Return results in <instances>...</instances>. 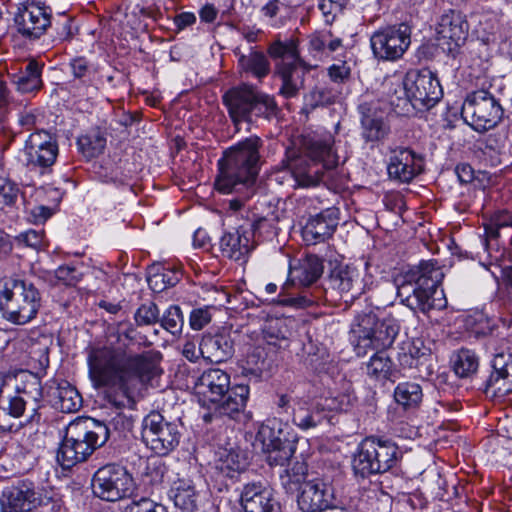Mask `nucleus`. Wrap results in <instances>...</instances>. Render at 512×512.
<instances>
[{
  "label": "nucleus",
  "instance_id": "44",
  "mask_svg": "<svg viewBox=\"0 0 512 512\" xmlns=\"http://www.w3.org/2000/svg\"><path fill=\"white\" fill-rule=\"evenodd\" d=\"M452 366L459 377H469L477 371L479 360L472 350L460 349L452 358Z\"/></svg>",
  "mask_w": 512,
  "mask_h": 512
},
{
  "label": "nucleus",
  "instance_id": "25",
  "mask_svg": "<svg viewBox=\"0 0 512 512\" xmlns=\"http://www.w3.org/2000/svg\"><path fill=\"white\" fill-rule=\"evenodd\" d=\"M493 371L486 384V394L503 398L512 393V355L497 354L492 361Z\"/></svg>",
  "mask_w": 512,
  "mask_h": 512
},
{
  "label": "nucleus",
  "instance_id": "40",
  "mask_svg": "<svg viewBox=\"0 0 512 512\" xmlns=\"http://www.w3.org/2000/svg\"><path fill=\"white\" fill-rule=\"evenodd\" d=\"M340 94L341 91L335 84H319L304 95V104L311 109L331 105L337 101Z\"/></svg>",
  "mask_w": 512,
  "mask_h": 512
},
{
  "label": "nucleus",
  "instance_id": "12",
  "mask_svg": "<svg viewBox=\"0 0 512 512\" xmlns=\"http://www.w3.org/2000/svg\"><path fill=\"white\" fill-rule=\"evenodd\" d=\"M136 483L122 465L107 464L100 467L92 478L93 494L101 500L116 502L133 495Z\"/></svg>",
  "mask_w": 512,
  "mask_h": 512
},
{
  "label": "nucleus",
  "instance_id": "39",
  "mask_svg": "<svg viewBox=\"0 0 512 512\" xmlns=\"http://www.w3.org/2000/svg\"><path fill=\"white\" fill-rule=\"evenodd\" d=\"M250 237L239 230L225 233L220 239V249L225 257L238 261L250 250Z\"/></svg>",
  "mask_w": 512,
  "mask_h": 512
},
{
  "label": "nucleus",
  "instance_id": "16",
  "mask_svg": "<svg viewBox=\"0 0 512 512\" xmlns=\"http://www.w3.org/2000/svg\"><path fill=\"white\" fill-rule=\"evenodd\" d=\"M410 44L411 28L406 23L380 28L370 37L373 55L383 61L400 59Z\"/></svg>",
  "mask_w": 512,
  "mask_h": 512
},
{
  "label": "nucleus",
  "instance_id": "57",
  "mask_svg": "<svg viewBox=\"0 0 512 512\" xmlns=\"http://www.w3.org/2000/svg\"><path fill=\"white\" fill-rule=\"evenodd\" d=\"M27 403L28 400H26L23 396L16 395L12 397L9 401V414L15 418L22 416L27 406Z\"/></svg>",
  "mask_w": 512,
  "mask_h": 512
},
{
  "label": "nucleus",
  "instance_id": "14",
  "mask_svg": "<svg viewBox=\"0 0 512 512\" xmlns=\"http://www.w3.org/2000/svg\"><path fill=\"white\" fill-rule=\"evenodd\" d=\"M179 426L168 421L158 412L149 413L142 422V439L154 454L167 456L174 451L181 439Z\"/></svg>",
  "mask_w": 512,
  "mask_h": 512
},
{
  "label": "nucleus",
  "instance_id": "63",
  "mask_svg": "<svg viewBox=\"0 0 512 512\" xmlns=\"http://www.w3.org/2000/svg\"><path fill=\"white\" fill-rule=\"evenodd\" d=\"M280 10L279 0H269L260 9L261 14L269 19L274 18Z\"/></svg>",
  "mask_w": 512,
  "mask_h": 512
},
{
  "label": "nucleus",
  "instance_id": "53",
  "mask_svg": "<svg viewBox=\"0 0 512 512\" xmlns=\"http://www.w3.org/2000/svg\"><path fill=\"white\" fill-rule=\"evenodd\" d=\"M55 277L59 283L72 286L81 279V273L75 267L64 265L55 270Z\"/></svg>",
  "mask_w": 512,
  "mask_h": 512
},
{
  "label": "nucleus",
  "instance_id": "45",
  "mask_svg": "<svg viewBox=\"0 0 512 512\" xmlns=\"http://www.w3.org/2000/svg\"><path fill=\"white\" fill-rule=\"evenodd\" d=\"M180 271L177 269L161 268L157 272L150 274L147 281L149 287L154 292H162L163 290L175 286L180 280Z\"/></svg>",
  "mask_w": 512,
  "mask_h": 512
},
{
  "label": "nucleus",
  "instance_id": "13",
  "mask_svg": "<svg viewBox=\"0 0 512 512\" xmlns=\"http://www.w3.org/2000/svg\"><path fill=\"white\" fill-rule=\"evenodd\" d=\"M461 114L465 122L475 131L485 132L500 122L503 109L494 95L481 89L467 95Z\"/></svg>",
  "mask_w": 512,
  "mask_h": 512
},
{
  "label": "nucleus",
  "instance_id": "46",
  "mask_svg": "<svg viewBox=\"0 0 512 512\" xmlns=\"http://www.w3.org/2000/svg\"><path fill=\"white\" fill-rule=\"evenodd\" d=\"M57 398L59 408L65 413L76 412L82 404L81 395L68 383L58 387Z\"/></svg>",
  "mask_w": 512,
  "mask_h": 512
},
{
  "label": "nucleus",
  "instance_id": "49",
  "mask_svg": "<svg viewBox=\"0 0 512 512\" xmlns=\"http://www.w3.org/2000/svg\"><path fill=\"white\" fill-rule=\"evenodd\" d=\"M135 322L138 326L153 325L160 320V311L154 302L143 303L135 312Z\"/></svg>",
  "mask_w": 512,
  "mask_h": 512
},
{
  "label": "nucleus",
  "instance_id": "38",
  "mask_svg": "<svg viewBox=\"0 0 512 512\" xmlns=\"http://www.w3.org/2000/svg\"><path fill=\"white\" fill-rule=\"evenodd\" d=\"M20 379L22 386H17V393L28 400L27 406L32 412L30 418L34 419L43 397L41 381L35 374L28 372H21Z\"/></svg>",
  "mask_w": 512,
  "mask_h": 512
},
{
  "label": "nucleus",
  "instance_id": "10",
  "mask_svg": "<svg viewBox=\"0 0 512 512\" xmlns=\"http://www.w3.org/2000/svg\"><path fill=\"white\" fill-rule=\"evenodd\" d=\"M269 55L280 61L275 65V74L281 80L279 95L285 99L295 98L304 88L305 75L311 69L300 56L298 41H275L268 49Z\"/></svg>",
  "mask_w": 512,
  "mask_h": 512
},
{
  "label": "nucleus",
  "instance_id": "9",
  "mask_svg": "<svg viewBox=\"0 0 512 512\" xmlns=\"http://www.w3.org/2000/svg\"><path fill=\"white\" fill-rule=\"evenodd\" d=\"M222 98L237 130L242 122H252L253 115L269 119L277 114L278 106L274 97L249 84L230 88Z\"/></svg>",
  "mask_w": 512,
  "mask_h": 512
},
{
  "label": "nucleus",
  "instance_id": "50",
  "mask_svg": "<svg viewBox=\"0 0 512 512\" xmlns=\"http://www.w3.org/2000/svg\"><path fill=\"white\" fill-rule=\"evenodd\" d=\"M20 194V188L17 183L6 177H0V203L13 207L15 206Z\"/></svg>",
  "mask_w": 512,
  "mask_h": 512
},
{
  "label": "nucleus",
  "instance_id": "58",
  "mask_svg": "<svg viewBox=\"0 0 512 512\" xmlns=\"http://www.w3.org/2000/svg\"><path fill=\"white\" fill-rule=\"evenodd\" d=\"M328 38H331L330 32L312 35L309 41L310 49L315 52L324 51Z\"/></svg>",
  "mask_w": 512,
  "mask_h": 512
},
{
  "label": "nucleus",
  "instance_id": "22",
  "mask_svg": "<svg viewBox=\"0 0 512 512\" xmlns=\"http://www.w3.org/2000/svg\"><path fill=\"white\" fill-rule=\"evenodd\" d=\"M333 487L324 479L315 478L304 482L297 503L303 512H323L333 504Z\"/></svg>",
  "mask_w": 512,
  "mask_h": 512
},
{
  "label": "nucleus",
  "instance_id": "11",
  "mask_svg": "<svg viewBox=\"0 0 512 512\" xmlns=\"http://www.w3.org/2000/svg\"><path fill=\"white\" fill-rule=\"evenodd\" d=\"M398 447L389 440L377 438L364 439L352 460V468L356 475L367 477L384 473L397 462Z\"/></svg>",
  "mask_w": 512,
  "mask_h": 512
},
{
  "label": "nucleus",
  "instance_id": "20",
  "mask_svg": "<svg viewBox=\"0 0 512 512\" xmlns=\"http://www.w3.org/2000/svg\"><path fill=\"white\" fill-rule=\"evenodd\" d=\"M14 20L22 35L38 38L51 24V10L40 2L26 1L18 7Z\"/></svg>",
  "mask_w": 512,
  "mask_h": 512
},
{
  "label": "nucleus",
  "instance_id": "4",
  "mask_svg": "<svg viewBox=\"0 0 512 512\" xmlns=\"http://www.w3.org/2000/svg\"><path fill=\"white\" fill-rule=\"evenodd\" d=\"M334 145L331 134L307 138L303 154L288 160L281 178L289 176L288 182L293 188H310L325 183L329 171L339 162Z\"/></svg>",
  "mask_w": 512,
  "mask_h": 512
},
{
  "label": "nucleus",
  "instance_id": "41",
  "mask_svg": "<svg viewBox=\"0 0 512 512\" xmlns=\"http://www.w3.org/2000/svg\"><path fill=\"white\" fill-rule=\"evenodd\" d=\"M394 399L405 410L416 409L423 400V390L416 382H401L394 389Z\"/></svg>",
  "mask_w": 512,
  "mask_h": 512
},
{
  "label": "nucleus",
  "instance_id": "59",
  "mask_svg": "<svg viewBox=\"0 0 512 512\" xmlns=\"http://www.w3.org/2000/svg\"><path fill=\"white\" fill-rule=\"evenodd\" d=\"M397 360L399 366L403 369H412L418 365L416 360L413 358V355L409 353L405 347L401 348V352L398 353Z\"/></svg>",
  "mask_w": 512,
  "mask_h": 512
},
{
  "label": "nucleus",
  "instance_id": "43",
  "mask_svg": "<svg viewBox=\"0 0 512 512\" xmlns=\"http://www.w3.org/2000/svg\"><path fill=\"white\" fill-rule=\"evenodd\" d=\"M238 62L242 71L251 73L257 79L266 77L270 72V62L260 51H252L248 55H241Z\"/></svg>",
  "mask_w": 512,
  "mask_h": 512
},
{
  "label": "nucleus",
  "instance_id": "52",
  "mask_svg": "<svg viewBox=\"0 0 512 512\" xmlns=\"http://www.w3.org/2000/svg\"><path fill=\"white\" fill-rule=\"evenodd\" d=\"M212 314L210 307L193 309L189 317V325L193 330H201L211 322Z\"/></svg>",
  "mask_w": 512,
  "mask_h": 512
},
{
  "label": "nucleus",
  "instance_id": "21",
  "mask_svg": "<svg viewBox=\"0 0 512 512\" xmlns=\"http://www.w3.org/2000/svg\"><path fill=\"white\" fill-rule=\"evenodd\" d=\"M485 250L491 259L498 261L506 244L512 245V215L506 211L495 214L485 225Z\"/></svg>",
  "mask_w": 512,
  "mask_h": 512
},
{
  "label": "nucleus",
  "instance_id": "55",
  "mask_svg": "<svg viewBox=\"0 0 512 512\" xmlns=\"http://www.w3.org/2000/svg\"><path fill=\"white\" fill-rule=\"evenodd\" d=\"M351 73L350 67L345 63L333 64L328 69V74L331 80L335 83L345 82Z\"/></svg>",
  "mask_w": 512,
  "mask_h": 512
},
{
  "label": "nucleus",
  "instance_id": "17",
  "mask_svg": "<svg viewBox=\"0 0 512 512\" xmlns=\"http://www.w3.org/2000/svg\"><path fill=\"white\" fill-rule=\"evenodd\" d=\"M58 153L55 137L46 130H37L25 140L22 161L30 169L45 171L55 164Z\"/></svg>",
  "mask_w": 512,
  "mask_h": 512
},
{
  "label": "nucleus",
  "instance_id": "29",
  "mask_svg": "<svg viewBox=\"0 0 512 512\" xmlns=\"http://www.w3.org/2000/svg\"><path fill=\"white\" fill-rule=\"evenodd\" d=\"M358 111L361 115L362 136L366 141H379L387 135L389 129L375 103L362 102L358 106Z\"/></svg>",
  "mask_w": 512,
  "mask_h": 512
},
{
  "label": "nucleus",
  "instance_id": "54",
  "mask_svg": "<svg viewBox=\"0 0 512 512\" xmlns=\"http://www.w3.org/2000/svg\"><path fill=\"white\" fill-rule=\"evenodd\" d=\"M44 240V233L43 231H36V230H28L26 232H23L19 234L16 237V241L19 244H23L27 247H31L33 249H38L42 246Z\"/></svg>",
  "mask_w": 512,
  "mask_h": 512
},
{
  "label": "nucleus",
  "instance_id": "51",
  "mask_svg": "<svg viewBox=\"0 0 512 512\" xmlns=\"http://www.w3.org/2000/svg\"><path fill=\"white\" fill-rule=\"evenodd\" d=\"M121 512H168L166 506L150 498L133 500L123 507Z\"/></svg>",
  "mask_w": 512,
  "mask_h": 512
},
{
  "label": "nucleus",
  "instance_id": "60",
  "mask_svg": "<svg viewBox=\"0 0 512 512\" xmlns=\"http://www.w3.org/2000/svg\"><path fill=\"white\" fill-rule=\"evenodd\" d=\"M406 350L413 355V358L418 363L420 358L428 355V349L423 346L420 340L413 341L405 347Z\"/></svg>",
  "mask_w": 512,
  "mask_h": 512
},
{
  "label": "nucleus",
  "instance_id": "24",
  "mask_svg": "<svg viewBox=\"0 0 512 512\" xmlns=\"http://www.w3.org/2000/svg\"><path fill=\"white\" fill-rule=\"evenodd\" d=\"M240 503L244 512H279L272 489L261 482L244 485Z\"/></svg>",
  "mask_w": 512,
  "mask_h": 512
},
{
  "label": "nucleus",
  "instance_id": "30",
  "mask_svg": "<svg viewBox=\"0 0 512 512\" xmlns=\"http://www.w3.org/2000/svg\"><path fill=\"white\" fill-rule=\"evenodd\" d=\"M444 277L443 271L435 261H422L418 266L410 268L404 275V283L398 287L399 295L405 289V284L439 287Z\"/></svg>",
  "mask_w": 512,
  "mask_h": 512
},
{
  "label": "nucleus",
  "instance_id": "48",
  "mask_svg": "<svg viewBox=\"0 0 512 512\" xmlns=\"http://www.w3.org/2000/svg\"><path fill=\"white\" fill-rule=\"evenodd\" d=\"M159 321L161 326L172 335L181 333L184 320L180 307L171 305Z\"/></svg>",
  "mask_w": 512,
  "mask_h": 512
},
{
  "label": "nucleus",
  "instance_id": "31",
  "mask_svg": "<svg viewBox=\"0 0 512 512\" xmlns=\"http://www.w3.org/2000/svg\"><path fill=\"white\" fill-rule=\"evenodd\" d=\"M323 273V264L316 255H309L298 262L295 266H290L289 278L283 285L282 290H286L292 284L309 286L314 283Z\"/></svg>",
  "mask_w": 512,
  "mask_h": 512
},
{
  "label": "nucleus",
  "instance_id": "3",
  "mask_svg": "<svg viewBox=\"0 0 512 512\" xmlns=\"http://www.w3.org/2000/svg\"><path fill=\"white\" fill-rule=\"evenodd\" d=\"M400 330L399 320L391 314L378 319L374 313H363L351 324L350 340L357 356H365L369 350L376 352L365 364L366 375L375 381L391 380L397 369L386 353Z\"/></svg>",
  "mask_w": 512,
  "mask_h": 512
},
{
  "label": "nucleus",
  "instance_id": "26",
  "mask_svg": "<svg viewBox=\"0 0 512 512\" xmlns=\"http://www.w3.org/2000/svg\"><path fill=\"white\" fill-rule=\"evenodd\" d=\"M337 224V211L326 209L308 219L302 229L303 239L308 245L324 242L332 236Z\"/></svg>",
  "mask_w": 512,
  "mask_h": 512
},
{
  "label": "nucleus",
  "instance_id": "42",
  "mask_svg": "<svg viewBox=\"0 0 512 512\" xmlns=\"http://www.w3.org/2000/svg\"><path fill=\"white\" fill-rule=\"evenodd\" d=\"M325 416L317 407H309L306 402H297L293 407V423L302 430L321 424Z\"/></svg>",
  "mask_w": 512,
  "mask_h": 512
},
{
  "label": "nucleus",
  "instance_id": "5",
  "mask_svg": "<svg viewBox=\"0 0 512 512\" xmlns=\"http://www.w3.org/2000/svg\"><path fill=\"white\" fill-rule=\"evenodd\" d=\"M262 147L263 140L257 135H251L226 149L218 161L216 189L229 194L251 184L260 169Z\"/></svg>",
  "mask_w": 512,
  "mask_h": 512
},
{
  "label": "nucleus",
  "instance_id": "33",
  "mask_svg": "<svg viewBox=\"0 0 512 512\" xmlns=\"http://www.w3.org/2000/svg\"><path fill=\"white\" fill-rule=\"evenodd\" d=\"M439 287L414 285L412 296L406 298L407 306L414 311L427 313L432 309H441L445 306L443 290Z\"/></svg>",
  "mask_w": 512,
  "mask_h": 512
},
{
  "label": "nucleus",
  "instance_id": "47",
  "mask_svg": "<svg viewBox=\"0 0 512 512\" xmlns=\"http://www.w3.org/2000/svg\"><path fill=\"white\" fill-rule=\"evenodd\" d=\"M78 148L87 158H93L101 154L106 145V139L99 133L83 135L77 140Z\"/></svg>",
  "mask_w": 512,
  "mask_h": 512
},
{
  "label": "nucleus",
  "instance_id": "8",
  "mask_svg": "<svg viewBox=\"0 0 512 512\" xmlns=\"http://www.w3.org/2000/svg\"><path fill=\"white\" fill-rule=\"evenodd\" d=\"M40 307L41 293L33 283L10 278L0 287V312L6 321L26 325L36 318Z\"/></svg>",
  "mask_w": 512,
  "mask_h": 512
},
{
  "label": "nucleus",
  "instance_id": "64",
  "mask_svg": "<svg viewBox=\"0 0 512 512\" xmlns=\"http://www.w3.org/2000/svg\"><path fill=\"white\" fill-rule=\"evenodd\" d=\"M455 172L462 183H469L473 180V170L470 165L461 164L455 169Z\"/></svg>",
  "mask_w": 512,
  "mask_h": 512
},
{
  "label": "nucleus",
  "instance_id": "61",
  "mask_svg": "<svg viewBox=\"0 0 512 512\" xmlns=\"http://www.w3.org/2000/svg\"><path fill=\"white\" fill-rule=\"evenodd\" d=\"M31 216L36 223H43L52 216V210L49 207L40 205L31 210Z\"/></svg>",
  "mask_w": 512,
  "mask_h": 512
},
{
  "label": "nucleus",
  "instance_id": "19",
  "mask_svg": "<svg viewBox=\"0 0 512 512\" xmlns=\"http://www.w3.org/2000/svg\"><path fill=\"white\" fill-rule=\"evenodd\" d=\"M42 503L40 491L27 479L18 480L4 487L0 494L1 512H32Z\"/></svg>",
  "mask_w": 512,
  "mask_h": 512
},
{
  "label": "nucleus",
  "instance_id": "27",
  "mask_svg": "<svg viewBox=\"0 0 512 512\" xmlns=\"http://www.w3.org/2000/svg\"><path fill=\"white\" fill-rule=\"evenodd\" d=\"M329 286L341 296L350 294L351 298L358 297L365 289L360 280L359 271L349 265H337L332 269L329 275Z\"/></svg>",
  "mask_w": 512,
  "mask_h": 512
},
{
  "label": "nucleus",
  "instance_id": "36",
  "mask_svg": "<svg viewBox=\"0 0 512 512\" xmlns=\"http://www.w3.org/2000/svg\"><path fill=\"white\" fill-rule=\"evenodd\" d=\"M42 66L35 60H30L25 68L10 75L12 83L21 93L37 91L42 86Z\"/></svg>",
  "mask_w": 512,
  "mask_h": 512
},
{
  "label": "nucleus",
  "instance_id": "23",
  "mask_svg": "<svg viewBox=\"0 0 512 512\" xmlns=\"http://www.w3.org/2000/svg\"><path fill=\"white\" fill-rule=\"evenodd\" d=\"M424 159L413 150L399 147L391 152L387 167L390 178L408 183L423 172Z\"/></svg>",
  "mask_w": 512,
  "mask_h": 512
},
{
  "label": "nucleus",
  "instance_id": "28",
  "mask_svg": "<svg viewBox=\"0 0 512 512\" xmlns=\"http://www.w3.org/2000/svg\"><path fill=\"white\" fill-rule=\"evenodd\" d=\"M248 464L247 454L238 446L220 447L216 452L215 468L225 477H237Z\"/></svg>",
  "mask_w": 512,
  "mask_h": 512
},
{
  "label": "nucleus",
  "instance_id": "32",
  "mask_svg": "<svg viewBox=\"0 0 512 512\" xmlns=\"http://www.w3.org/2000/svg\"><path fill=\"white\" fill-rule=\"evenodd\" d=\"M169 497L183 512H194L198 508L199 492L188 477H178L172 482Z\"/></svg>",
  "mask_w": 512,
  "mask_h": 512
},
{
  "label": "nucleus",
  "instance_id": "62",
  "mask_svg": "<svg viewBox=\"0 0 512 512\" xmlns=\"http://www.w3.org/2000/svg\"><path fill=\"white\" fill-rule=\"evenodd\" d=\"M195 21H196V16L192 12H182V13L178 14L174 19L175 25L180 30L194 24Z\"/></svg>",
  "mask_w": 512,
  "mask_h": 512
},
{
  "label": "nucleus",
  "instance_id": "2",
  "mask_svg": "<svg viewBox=\"0 0 512 512\" xmlns=\"http://www.w3.org/2000/svg\"><path fill=\"white\" fill-rule=\"evenodd\" d=\"M89 378L102 389L107 403L121 410L130 402L134 391L143 383L153 364L143 355H126L111 347H96L87 356Z\"/></svg>",
  "mask_w": 512,
  "mask_h": 512
},
{
  "label": "nucleus",
  "instance_id": "7",
  "mask_svg": "<svg viewBox=\"0 0 512 512\" xmlns=\"http://www.w3.org/2000/svg\"><path fill=\"white\" fill-rule=\"evenodd\" d=\"M108 438L109 430L100 421L87 418L72 422L57 451V461L63 469H70L77 463L85 461Z\"/></svg>",
  "mask_w": 512,
  "mask_h": 512
},
{
  "label": "nucleus",
  "instance_id": "15",
  "mask_svg": "<svg viewBox=\"0 0 512 512\" xmlns=\"http://www.w3.org/2000/svg\"><path fill=\"white\" fill-rule=\"evenodd\" d=\"M397 86L400 93L397 99L405 96L418 110L433 107L443 95L439 80L430 71L409 73Z\"/></svg>",
  "mask_w": 512,
  "mask_h": 512
},
{
  "label": "nucleus",
  "instance_id": "35",
  "mask_svg": "<svg viewBox=\"0 0 512 512\" xmlns=\"http://www.w3.org/2000/svg\"><path fill=\"white\" fill-rule=\"evenodd\" d=\"M201 351L203 358L215 363L229 359L233 353V343L229 335L216 334L205 335L201 340Z\"/></svg>",
  "mask_w": 512,
  "mask_h": 512
},
{
  "label": "nucleus",
  "instance_id": "6",
  "mask_svg": "<svg viewBox=\"0 0 512 512\" xmlns=\"http://www.w3.org/2000/svg\"><path fill=\"white\" fill-rule=\"evenodd\" d=\"M195 390L203 405L208 402L215 406L214 413L203 414L206 423L216 415L236 418L244 411L250 392L247 385L231 386L230 375L219 368L205 370L198 378Z\"/></svg>",
  "mask_w": 512,
  "mask_h": 512
},
{
  "label": "nucleus",
  "instance_id": "56",
  "mask_svg": "<svg viewBox=\"0 0 512 512\" xmlns=\"http://www.w3.org/2000/svg\"><path fill=\"white\" fill-rule=\"evenodd\" d=\"M182 354L191 362L197 361L200 357H203L201 342L197 345L194 340H187L183 345Z\"/></svg>",
  "mask_w": 512,
  "mask_h": 512
},
{
  "label": "nucleus",
  "instance_id": "18",
  "mask_svg": "<svg viewBox=\"0 0 512 512\" xmlns=\"http://www.w3.org/2000/svg\"><path fill=\"white\" fill-rule=\"evenodd\" d=\"M280 426L278 420H268L259 427L255 437V445L267 454L270 465L283 466L293 454L291 444L283 437Z\"/></svg>",
  "mask_w": 512,
  "mask_h": 512
},
{
  "label": "nucleus",
  "instance_id": "37",
  "mask_svg": "<svg viewBox=\"0 0 512 512\" xmlns=\"http://www.w3.org/2000/svg\"><path fill=\"white\" fill-rule=\"evenodd\" d=\"M69 67L74 79L82 83V86L71 85L72 89H75L74 95L77 97L88 96V89L92 86L96 74L93 65L85 57L80 56L71 59Z\"/></svg>",
  "mask_w": 512,
  "mask_h": 512
},
{
  "label": "nucleus",
  "instance_id": "34",
  "mask_svg": "<svg viewBox=\"0 0 512 512\" xmlns=\"http://www.w3.org/2000/svg\"><path fill=\"white\" fill-rule=\"evenodd\" d=\"M439 38L446 40L452 50L453 47H460L464 44L468 35V24L460 14L452 13L441 18L438 28Z\"/></svg>",
  "mask_w": 512,
  "mask_h": 512
},
{
  "label": "nucleus",
  "instance_id": "1",
  "mask_svg": "<svg viewBox=\"0 0 512 512\" xmlns=\"http://www.w3.org/2000/svg\"><path fill=\"white\" fill-rule=\"evenodd\" d=\"M89 378L102 389L107 403L121 410L130 402L134 391L143 383L153 364L143 355H126L111 347H96L87 356Z\"/></svg>",
  "mask_w": 512,
  "mask_h": 512
}]
</instances>
